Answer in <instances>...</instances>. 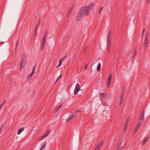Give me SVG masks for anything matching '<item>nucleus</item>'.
Segmentation results:
<instances>
[{"label":"nucleus","mask_w":150,"mask_h":150,"mask_svg":"<svg viewBox=\"0 0 150 150\" xmlns=\"http://www.w3.org/2000/svg\"><path fill=\"white\" fill-rule=\"evenodd\" d=\"M147 3L148 4H149L150 2V0H146Z\"/></svg>","instance_id":"41"},{"label":"nucleus","mask_w":150,"mask_h":150,"mask_svg":"<svg viewBox=\"0 0 150 150\" xmlns=\"http://www.w3.org/2000/svg\"><path fill=\"white\" fill-rule=\"evenodd\" d=\"M106 94L105 93H100V95L101 96L104 97L105 96V95Z\"/></svg>","instance_id":"27"},{"label":"nucleus","mask_w":150,"mask_h":150,"mask_svg":"<svg viewBox=\"0 0 150 150\" xmlns=\"http://www.w3.org/2000/svg\"><path fill=\"white\" fill-rule=\"evenodd\" d=\"M141 124H142V123H140V122H139L137 124V125H136V127L139 128V127L141 125Z\"/></svg>","instance_id":"22"},{"label":"nucleus","mask_w":150,"mask_h":150,"mask_svg":"<svg viewBox=\"0 0 150 150\" xmlns=\"http://www.w3.org/2000/svg\"><path fill=\"white\" fill-rule=\"evenodd\" d=\"M144 110H142V112H141V115H142V116H144Z\"/></svg>","instance_id":"31"},{"label":"nucleus","mask_w":150,"mask_h":150,"mask_svg":"<svg viewBox=\"0 0 150 150\" xmlns=\"http://www.w3.org/2000/svg\"><path fill=\"white\" fill-rule=\"evenodd\" d=\"M37 29L38 28H35V36L36 35Z\"/></svg>","instance_id":"37"},{"label":"nucleus","mask_w":150,"mask_h":150,"mask_svg":"<svg viewBox=\"0 0 150 150\" xmlns=\"http://www.w3.org/2000/svg\"><path fill=\"white\" fill-rule=\"evenodd\" d=\"M66 57L65 56L63 58H62L61 59H60V60H62V61H64L65 58H66Z\"/></svg>","instance_id":"34"},{"label":"nucleus","mask_w":150,"mask_h":150,"mask_svg":"<svg viewBox=\"0 0 150 150\" xmlns=\"http://www.w3.org/2000/svg\"><path fill=\"white\" fill-rule=\"evenodd\" d=\"M144 33H142V36H143L144 35Z\"/></svg>","instance_id":"48"},{"label":"nucleus","mask_w":150,"mask_h":150,"mask_svg":"<svg viewBox=\"0 0 150 150\" xmlns=\"http://www.w3.org/2000/svg\"><path fill=\"white\" fill-rule=\"evenodd\" d=\"M79 112V111H75V113H76V112Z\"/></svg>","instance_id":"49"},{"label":"nucleus","mask_w":150,"mask_h":150,"mask_svg":"<svg viewBox=\"0 0 150 150\" xmlns=\"http://www.w3.org/2000/svg\"><path fill=\"white\" fill-rule=\"evenodd\" d=\"M48 34L47 31H46L44 36V37H46Z\"/></svg>","instance_id":"28"},{"label":"nucleus","mask_w":150,"mask_h":150,"mask_svg":"<svg viewBox=\"0 0 150 150\" xmlns=\"http://www.w3.org/2000/svg\"><path fill=\"white\" fill-rule=\"evenodd\" d=\"M101 67V64L100 63H99L98 64L97 67V70L98 71H100V69Z\"/></svg>","instance_id":"16"},{"label":"nucleus","mask_w":150,"mask_h":150,"mask_svg":"<svg viewBox=\"0 0 150 150\" xmlns=\"http://www.w3.org/2000/svg\"><path fill=\"white\" fill-rule=\"evenodd\" d=\"M45 39L46 37H44L42 38V44L41 47V51L43 50L45 46Z\"/></svg>","instance_id":"5"},{"label":"nucleus","mask_w":150,"mask_h":150,"mask_svg":"<svg viewBox=\"0 0 150 150\" xmlns=\"http://www.w3.org/2000/svg\"><path fill=\"white\" fill-rule=\"evenodd\" d=\"M70 14V11H69V12L68 13L67 15V17H68V16Z\"/></svg>","instance_id":"43"},{"label":"nucleus","mask_w":150,"mask_h":150,"mask_svg":"<svg viewBox=\"0 0 150 150\" xmlns=\"http://www.w3.org/2000/svg\"><path fill=\"white\" fill-rule=\"evenodd\" d=\"M139 129V128H137V127H136V128H135V129H136L137 130H138V129Z\"/></svg>","instance_id":"46"},{"label":"nucleus","mask_w":150,"mask_h":150,"mask_svg":"<svg viewBox=\"0 0 150 150\" xmlns=\"http://www.w3.org/2000/svg\"><path fill=\"white\" fill-rule=\"evenodd\" d=\"M103 8V7H102L101 8H100V10L99 11V14H100V13H101V11H102V8Z\"/></svg>","instance_id":"38"},{"label":"nucleus","mask_w":150,"mask_h":150,"mask_svg":"<svg viewBox=\"0 0 150 150\" xmlns=\"http://www.w3.org/2000/svg\"><path fill=\"white\" fill-rule=\"evenodd\" d=\"M79 90L80 89H78L77 88L75 89L74 91V94L75 95L77 94Z\"/></svg>","instance_id":"20"},{"label":"nucleus","mask_w":150,"mask_h":150,"mask_svg":"<svg viewBox=\"0 0 150 150\" xmlns=\"http://www.w3.org/2000/svg\"><path fill=\"white\" fill-rule=\"evenodd\" d=\"M90 11V7L88 6L82 7L77 14L76 18V21H79L85 16H88L89 14Z\"/></svg>","instance_id":"1"},{"label":"nucleus","mask_w":150,"mask_h":150,"mask_svg":"<svg viewBox=\"0 0 150 150\" xmlns=\"http://www.w3.org/2000/svg\"><path fill=\"white\" fill-rule=\"evenodd\" d=\"M40 21H39L38 23V24H37V25L36 26L35 28H38V27L39 25L40 24Z\"/></svg>","instance_id":"32"},{"label":"nucleus","mask_w":150,"mask_h":150,"mask_svg":"<svg viewBox=\"0 0 150 150\" xmlns=\"http://www.w3.org/2000/svg\"><path fill=\"white\" fill-rule=\"evenodd\" d=\"M112 74H109V77L107 81L106 85V87L107 88H108L110 87V83L112 79Z\"/></svg>","instance_id":"4"},{"label":"nucleus","mask_w":150,"mask_h":150,"mask_svg":"<svg viewBox=\"0 0 150 150\" xmlns=\"http://www.w3.org/2000/svg\"><path fill=\"white\" fill-rule=\"evenodd\" d=\"M25 61L21 59V60L19 64H20V71L23 68L24 66V62Z\"/></svg>","instance_id":"6"},{"label":"nucleus","mask_w":150,"mask_h":150,"mask_svg":"<svg viewBox=\"0 0 150 150\" xmlns=\"http://www.w3.org/2000/svg\"><path fill=\"white\" fill-rule=\"evenodd\" d=\"M76 117V115L75 114H71L69 115V117L67 118V120H69L75 118Z\"/></svg>","instance_id":"7"},{"label":"nucleus","mask_w":150,"mask_h":150,"mask_svg":"<svg viewBox=\"0 0 150 150\" xmlns=\"http://www.w3.org/2000/svg\"><path fill=\"white\" fill-rule=\"evenodd\" d=\"M110 31L109 32V33L108 35H110Z\"/></svg>","instance_id":"50"},{"label":"nucleus","mask_w":150,"mask_h":150,"mask_svg":"<svg viewBox=\"0 0 150 150\" xmlns=\"http://www.w3.org/2000/svg\"><path fill=\"white\" fill-rule=\"evenodd\" d=\"M134 130H135V131H136L137 132V130L136 129H135Z\"/></svg>","instance_id":"51"},{"label":"nucleus","mask_w":150,"mask_h":150,"mask_svg":"<svg viewBox=\"0 0 150 150\" xmlns=\"http://www.w3.org/2000/svg\"><path fill=\"white\" fill-rule=\"evenodd\" d=\"M139 119L140 120H144V116L140 115Z\"/></svg>","instance_id":"29"},{"label":"nucleus","mask_w":150,"mask_h":150,"mask_svg":"<svg viewBox=\"0 0 150 150\" xmlns=\"http://www.w3.org/2000/svg\"><path fill=\"white\" fill-rule=\"evenodd\" d=\"M62 75L61 74H60V75L58 77V78H57V80L56 81V82L59 79H60V78H61V77H62Z\"/></svg>","instance_id":"30"},{"label":"nucleus","mask_w":150,"mask_h":150,"mask_svg":"<svg viewBox=\"0 0 150 150\" xmlns=\"http://www.w3.org/2000/svg\"><path fill=\"white\" fill-rule=\"evenodd\" d=\"M121 144L120 145H118L117 149V150H123V146H121Z\"/></svg>","instance_id":"13"},{"label":"nucleus","mask_w":150,"mask_h":150,"mask_svg":"<svg viewBox=\"0 0 150 150\" xmlns=\"http://www.w3.org/2000/svg\"><path fill=\"white\" fill-rule=\"evenodd\" d=\"M1 131V128L0 129V132ZM1 132H0V134H1Z\"/></svg>","instance_id":"52"},{"label":"nucleus","mask_w":150,"mask_h":150,"mask_svg":"<svg viewBox=\"0 0 150 150\" xmlns=\"http://www.w3.org/2000/svg\"><path fill=\"white\" fill-rule=\"evenodd\" d=\"M80 89V86L79 83H77L75 86V89Z\"/></svg>","instance_id":"23"},{"label":"nucleus","mask_w":150,"mask_h":150,"mask_svg":"<svg viewBox=\"0 0 150 150\" xmlns=\"http://www.w3.org/2000/svg\"><path fill=\"white\" fill-rule=\"evenodd\" d=\"M62 105V104H60L59 106L58 107V108H57L55 110V111L56 112H57L59 110V109L60 108H61V107Z\"/></svg>","instance_id":"26"},{"label":"nucleus","mask_w":150,"mask_h":150,"mask_svg":"<svg viewBox=\"0 0 150 150\" xmlns=\"http://www.w3.org/2000/svg\"><path fill=\"white\" fill-rule=\"evenodd\" d=\"M46 146V142H45L43 145L42 146V147L39 150H42V149L45 148V146Z\"/></svg>","instance_id":"24"},{"label":"nucleus","mask_w":150,"mask_h":150,"mask_svg":"<svg viewBox=\"0 0 150 150\" xmlns=\"http://www.w3.org/2000/svg\"><path fill=\"white\" fill-rule=\"evenodd\" d=\"M36 65H35L33 68V69H32V73L30 74H31V75H33L34 73H35V70L36 69Z\"/></svg>","instance_id":"12"},{"label":"nucleus","mask_w":150,"mask_h":150,"mask_svg":"<svg viewBox=\"0 0 150 150\" xmlns=\"http://www.w3.org/2000/svg\"><path fill=\"white\" fill-rule=\"evenodd\" d=\"M136 54H137V52H136V50L135 49V51H134V52L133 54L132 55V57L133 58H134V57L136 56Z\"/></svg>","instance_id":"25"},{"label":"nucleus","mask_w":150,"mask_h":150,"mask_svg":"<svg viewBox=\"0 0 150 150\" xmlns=\"http://www.w3.org/2000/svg\"><path fill=\"white\" fill-rule=\"evenodd\" d=\"M136 132H137L134 130V131L133 132V134H135L136 133Z\"/></svg>","instance_id":"45"},{"label":"nucleus","mask_w":150,"mask_h":150,"mask_svg":"<svg viewBox=\"0 0 150 150\" xmlns=\"http://www.w3.org/2000/svg\"><path fill=\"white\" fill-rule=\"evenodd\" d=\"M5 100H4L3 101L1 104H2V105H3L5 103Z\"/></svg>","instance_id":"36"},{"label":"nucleus","mask_w":150,"mask_h":150,"mask_svg":"<svg viewBox=\"0 0 150 150\" xmlns=\"http://www.w3.org/2000/svg\"><path fill=\"white\" fill-rule=\"evenodd\" d=\"M4 43V42H0V44H3Z\"/></svg>","instance_id":"47"},{"label":"nucleus","mask_w":150,"mask_h":150,"mask_svg":"<svg viewBox=\"0 0 150 150\" xmlns=\"http://www.w3.org/2000/svg\"><path fill=\"white\" fill-rule=\"evenodd\" d=\"M127 124H126L125 126V129H127Z\"/></svg>","instance_id":"42"},{"label":"nucleus","mask_w":150,"mask_h":150,"mask_svg":"<svg viewBox=\"0 0 150 150\" xmlns=\"http://www.w3.org/2000/svg\"><path fill=\"white\" fill-rule=\"evenodd\" d=\"M88 65V64H87L85 66L84 69H86L87 68Z\"/></svg>","instance_id":"39"},{"label":"nucleus","mask_w":150,"mask_h":150,"mask_svg":"<svg viewBox=\"0 0 150 150\" xmlns=\"http://www.w3.org/2000/svg\"><path fill=\"white\" fill-rule=\"evenodd\" d=\"M149 35V33L147 32L146 34L145 37V39L144 41V45L146 47L148 43V38Z\"/></svg>","instance_id":"3"},{"label":"nucleus","mask_w":150,"mask_h":150,"mask_svg":"<svg viewBox=\"0 0 150 150\" xmlns=\"http://www.w3.org/2000/svg\"><path fill=\"white\" fill-rule=\"evenodd\" d=\"M42 137H43V136L41 137H39V138H38L39 140H41L43 139L44 138H42Z\"/></svg>","instance_id":"35"},{"label":"nucleus","mask_w":150,"mask_h":150,"mask_svg":"<svg viewBox=\"0 0 150 150\" xmlns=\"http://www.w3.org/2000/svg\"><path fill=\"white\" fill-rule=\"evenodd\" d=\"M107 44V50L108 52V53H109L110 52L111 47L110 42H108Z\"/></svg>","instance_id":"10"},{"label":"nucleus","mask_w":150,"mask_h":150,"mask_svg":"<svg viewBox=\"0 0 150 150\" xmlns=\"http://www.w3.org/2000/svg\"><path fill=\"white\" fill-rule=\"evenodd\" d=\"M62 60H59V64H58V65L57 66V68L59 67L60 66L62 65Z\"/></svg>","instance_id":"21"},{"label":"nucleus","mask_w":150,"mask_h":150,"mask_svg":"<svg viewBox=\"0 0 150 150\" xmlns=\"http://www.w3.org/2000/svg\"><path fill=\"white\" fill-rule=\"evenodd\" d=\"M102 144H103L102 142L100 144H98L94 150H99L100 148L102 146Z\"/></svg>","instance_id":"8"},{"label":"nucleus","mask_w":150,"mask_h":150,"mask_svg":"<svg viewBox=\"0 0 150 150\" xmlns=\"http://www.w3.org/2000/svg\"><path fill=\"white\" fill-rule=\"evenodd\" d=\"M24 128L21 127L19 129L18 131L17 134L18 135L20 134L24 130Z\"/></svg>","instance_id":"11"},{"label":"nucleus","mask_w":150,"mask_h":150,"mask_svg":"<svg viewBox=\"0 0 150 150\" xmlns=\"http://www.w3.org/2000/svg\"><path fill=\"white\" fill-rule=\"evenodd\" d=\"M149 139V137H146L145 139L143 141L142 143V145H144L148 141V140Z\"/></svg>","instance_id":"9"},{"label":"nucleus","mask_w":150,"mask_h":150,"mask_svg":"<svg viewBox=\"0 0 150 150\" xmlns=\"http://www.w3.org/2000/svg\"><path fill=\"white\" fill-rule=\"evenodd\" d=\"M124 92L125 91L123 90L120 95V101L119 103V105L120 106L122 105V102L124 101L123 97L125 94Z\"/></svg>","instance_id":"2"},{"label":"nucleus","mask_w":150,"mask_h":150,"mask_svg":"<svg viewBox=\"0 0 150 150\" xmlns=\"http://www.w3.org/2000/svg\"><path fill=\"white\" fill-rule=\"evenodd\" d=\"M100 99L101 100V103L103 105H107V104L106 102L104 101V100H103L102 99L101 97H100Z\"/></svg>","instance_id":"19"},{"label":"nucleus","mask_w":150,"mask_h":150,"mask_svg":"<svg viewBox=\"0 0 150 150\" xmlns=\"http://www.w3.org/2000/svg\"><path fill=\"white\" fill-rule=\"evenodd\" d=\"M50 131L48 130L46 134L43 136V137L42 138H45L46 137H47L49 134H50Z\"/></svg>","instance_id":"17"},{"label":"nucleus","mask_w":150,"mask_h":150,"mask_svg":"<svg viewBox=\"0 0 150 150\" xmlns=\"http://www.w3.org/2000/svg\"><path fill=\"white\" fill-rule=\"evenodd\" d=\"M33 76L32 75H31V74H30L27 77L26 80L28 81Z\"/></svg>","instance_id":"15"},{"label":"nucleus","mask_w":150,"mask_h":150,"mask_svg":"<svg viewBox=\"0 0 150 150\" xmlns=\"http://www.w3.org/2000/svg\"><path fill=\"white\" fill-rule=\"evenodd\" d=\"M110 35H108L107 38V42H110Z\"/></svg>","instance_id":"18"},{"label":"nucleus","mask_w":150,"mask_h":150,"mask_svg":"<svg viewBox=\"0 0 150 150\" xmlns=\"http://www.w3.org/2000/svg\"><path fill=\"white\" fill-rule=\"evenodd\" d=\"M22 59H21L25 61L26 59V57L25 56V54L24 53H23L22 55Z\"/></svg>","instance_id":"14"},{"label":"nucleus","mask_w":150,"mask_h":150,"mask_svg":"<svg viewBox=\"0 0 150 150\" xmlns=\"http://www.w3.org/2000/svg\"><path fill=\"white\" fill-rule=\"evenodd\" d=\"M3 106V105H2V104H0V108L1 109Z\"/></svg>","instance_id":"44"},{"label":"nucleus","mask_w":150,"mask_h":150,"mask_svg":"<svg viewBox=\"0 0 150 150\" xmlns=\"http://www.w3.org/2000/svg\"><path fill=\"white\" fill-rule=\"evenodd\" d=\"M145 28H143V31H142V33H144V32H145Z\"/></svg>","instance_id":"40"},{"label":"nucleus","mask_w":150,"mask_h":150,"mask_svg":"<svg viewBox=\"0 0 150 150\" xmlns=\"http://www.w3.org/2000/svg\"><path fill=\"white\" fill-rule=\"evenodd\" d=\"M18 40H17V41H16V46L15 51L16 50V48H17V46H18Z\"/></svg>","instance_id":"33"}]
</instances>
